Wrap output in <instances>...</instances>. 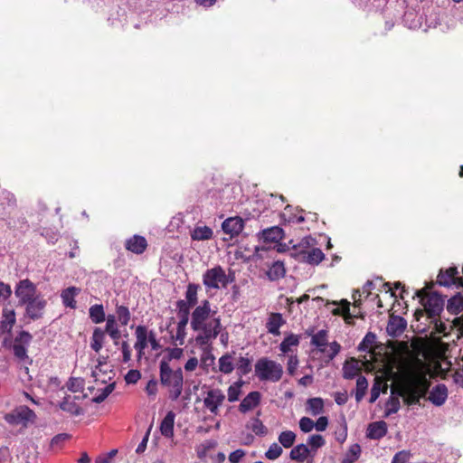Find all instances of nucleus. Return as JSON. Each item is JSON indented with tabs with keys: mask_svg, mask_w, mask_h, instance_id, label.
<instances>
[{
	"mask_svg": "<svg viewBox=\"0 0 463 463\" xmlns=\"http://www.w3.org/2000/svg\"><path fill=\"white\" fill-rule=\"evenodd\" d=\"M432 286L433 283H430V286L416 291V296L420 298L423 309H417L414 317L416 320H420L426 315L430 319V323L433 324L432 335H442L446 338L455 335V338L451 339L452 342H455L463 336V316L456 317L449 325L442 322L439 317L443 311L445 300L437 292H429Z\"/></svg>",
	"mask_w": 463,
	"mask_h": 463,
	"instance_id": "nucleus-1",
	"label": "nucleus"
},
{
	"mask_svg": "<svg viewBox=\"0 0 463 463\" xmlns=\"http://www.w3.org/2000/svg\"><path fill=\"white\" fill-rule=\"evenodd\" d=\"M430 383L426 373L419 369L406 371L400 382L392 387V396L386 402L385 415L396 413L400 409L399 397L403 399L407 405H415L420 400L425 397L429 391Z\"/></svg>",
	"mask_w": 463,
	"mask_h": 463,
	"instance_id": "nucleus-2",
	"label": "nucleus"
},
{
	"mask_svg": "<svg viewBox=\"0 0 463 463\" xmlns=\"http://www.w3.org/2000/svg\"><path fill=\"white\" fill-rule=\"evenodd\" d=\"M216 314L212 312L209 300H203L201 305L195 307L191 314V328L199 332L195 342L200 346H208L212 344L222 330L221 318L213 317Z\"/></svg>",
	"mask_w": 463,
	"mask_h": 463,
	"instance_id": "nucleus-3",
	"label": "nucleus"
},
{
	"mask_svg": "<svg viewBox=\"0 0 463 463\" xmlns=\"http://www.w3.org/2000/svg\"><path fill=\"white\" fill-rule=\"evenodd\" d=\"M160 383L168 389L169 399L176 401L182 394L184 386V375L181 368L173 370L165 359H162L159 364Z\"/></svg>",
	"mask_w": 463,
	"mask_h": 463,
	"instance_id": "nucleus-4",
	"label": "nucleus"
},
{
	"mask_svg": "<svg viewBox=\"0 0 463 463\" xmlns=\"http://www.w3.org/2000/svg\"><path fill=\"white\" fill-rule=\"evenodd\" d=\"M255 375L260 382L278 383L283 376V366L268 357L257 360L254 365Z\"/></svg>",
	"mask_w": 463,
	"mask_h": 463,
	"instance_id": "nucleus-5",
	"label": "nucleus"
},
{
	"mask_svg": "<svg viewBox=\"0 0 463 463\" xmlns=\"http://www.w3.org/2000/svg\"><path fill=\"white\" fill-rule=\"evenodd\" d=\"M233 280L234 276L226 274L224 269L220 265L206 269L203 274V284L206 291L226 288Z\"/></svg>",
	"mask_w": 463,
	"mask_h": 463,
	"instance_id": "nucleus-6",
	"label": "nucleus"
},
{
	"mask_svg": "<svg viewBox=\"0 0 463 463\" xmlns=\"http://www.w3.org/2000/svg\"><path fill=\"white\" fill-rule=\"evenodd\" d=\"M4 419L10 425H22L24 428H27L29 424L34 423L36 414L29 407L21 405L16 407L11 412L6 413Z\"/></svg>",
	"mask_w": 463,
	"mask_h": 463,
	"instance_id": "nucleus-7",
	"label": "nucleus"
},
{
	"mask_svg": "<svg viewBox=\"0 0 463 463\" xmlns=\"http://www.w3.org/2000/svg\"><path fill=\"white\" fill-rule=\"evenodd\" d=\"M436 282L443 287H450L452 285H455L457 288L463 287V278L459 276L458 268L455 266L440 269Z\"/></svg>",
	"mask_w": 463,
	"mask_h": 463,
	"instance_id": "nucleus-8",
	"label": "nucleus"
},
{
	"mask_svg": "<svg viewBox=\"0 0 463 463\" xmlns=\"http://www.w3.org/2000/svg\"><path fill=\"white\" fill-rule=\"evenodd\" d=\"M36 286L30 279H25L19 281L14 293L19 299V304L24 305L38 296L36 295Z\"/></svg>",
	"mask_w": 463,
	"mask_h": 463,
	"instance_id": "nucleus-9",
	"label": "nucleus"
},
{
	"mask_svg": "<svg viewBox=\"0 0 463 463\" xmlns=\"http://www.w3.org/2000/svg\"><path fill=\"white\" fill-rule=\"evenodd\" d=\"M25 305V315L31 320H38L43 317L47 301L43 297L38 295L33 300L27 302Z\"/></svg>",
	"mask_w": 463,
	"mask_h": 463,
	"instance_id": "nucleus-10",
	"label": "nucleus"
},
{
	"mask_svg": "<svg viewBox=\"0 0 463 463\" xmlns=\"http://www.w3.org/2000/svg\"><path fill=\"white\" fill-rule=\"evenodd\" d=\"M225 400V395L220 389H213L207 392V396L203 400V404L212 413L218 414L219 407Z\"/></svg>",
	"mask_w": 463,
	"mask_h": 463,
	"instance_id": "nucleus-11",
	"label": "nucleus"
},
{
	"mask_svg": "<svg viewBox=\"0 0 463 463\" xmlns=\"http://www.w3.org/2000/svg\"><path fill=\"white\" fill-rule=\"evenodd\" d=\"M297 256L300 261L313 266L318 265L325 259V254L318 248H312L311 250H299L297 252Z\"/></svg>",
	"mask_w": 463,
	"mask_h": 463,
	"instance_id": "nucleus-12",
	"label": "nucleus"
},
{
	"mask_svg": "<svg viewBox=\"0 0 463 463\" xmlns=\"http://www.w3.org/2000/svg\"><path fill=\"white\" fill-rule=\"evenodd\" d=\"M244 228V221L240 216L227 218L222 224L224 233L231 238L239 235Z\"/></svg>",
	"mask_w": 463,
	"mask_h": 463,
	"instance_id": "nucleus-13",
	"label": "nucleus"
},
{
	"mask_svg": "<svg viewBox=\"0 0 463 463\" xmlns=\"http://www.w3.org/2000/svg\"><path fill=\"white\" fill-rule=\"evenodd\" d=\"M125 248L126 250L139 255L146 251L147 248V241L144 236L136 234L126 240Z\"/></svg>",
	"mask_w": 463,
	"mask_h": 463,
	"instance_id": "nucleus-14",
	"label": "nucleus"
},
{
	"mask_svg": "<svg viewBox=\"0 0 463 463\" xmlns=\"http://www.w3.org/2000/svg\"><path fill=\"white\" fill-rule=\"evenodd\" d=\"M286 324V320L283 318L282 314L277 312H271L266 322V328L268 333L273 335H279V328Z\"/></svg>",
	"mask_w": 463,
	"mask_h": 463,
	"instance_id": "nucleus-15",
	"label": "nucleus"
},
{
	"mask_svg": "<svg viewBox=\"0 0 463 463\" xmlns=\"http://www.w3.org/2000/svg\"><path fill=\"white\" fill-rule=\"evenodd\" d=\"M388 431L387 423L383 420L370 423L366 430V437L371 439H381Z\"/></svg>",
	"mask_w": 463,
	"mask_h": 463,
	"instance_id": "nucleus-16",
	"label": "nucleus"
},
{
	"mask_svg": "<svg viewBox=\"0 0 463 463\" xmlns=\"http://www.w3.org/2000/svg\"><path fill=\"white\" fill-rule=\"evenodd\" d=\"M260 399L261 394L260 392H250L240 403L239 411L242 413L251 411L260 404Z\"/></svg>",
	"mask_w": 463,
	"mask_h": 463,
	"instance_id": "nucleus-17",
	"label": "nucleus"
},
{
	"mask_svg": "<svg viewBox=\"0 0 463 463\" xmlns=\"http://www.w3.org/2000/svg\"><path fill=\"white\" fill-rule=\"evenodd\" d=\"M340 306L335 308L332 313L335 316H342L346 324H351L354 317L363 318L364 316L360 313L358 314H351L350 313V302L346 299H342L340 301Z\"/></svg>",
	"mask_w": 463,
	"mask_h": 463,
	"instance_id": "nucleus-18",
	"label": "nucleus"
},
{
	"mask_svg": "<svg viewBox=\"0 0 463 463\" xmlns=\"http://www.w3.org/2000/svg\"><path fill=\"white\" fill-rule=\"evenodd\" d=\"M448 398V389L445 384H437L430 392L429 400L436 406H441Z\"/></svg>",
	"mask_w": 463,
	"mask_h": 463,
	"instance_id": "nucleus-19",
	"label": "nucleus"
},
{
	"mask_svg": "<svg viewBox=\"0 0 463 463\" xmlns=\"http://www.w3.org/2000/svg\"><path fill=\"white\" fill-rule=\"evenodd\" d=\"M175 414L170 411L166 413L165 418L160 423V432L165 438L174 437V426H175Z\"/></svg>",
	"mask_w": 463,
	"mask_h": 463,
	"instance_id": "nucleus-20",
	"label": "nucleus"
},
{
	"mask_svg": "<svg viewBox=\"0 0 463 463\" xmlns=\"http://www.w3.org/2000/svg\"><path fill=\"white\" fill-rule=\"evenodd\" d=\"M284 237V232L279 226H272L270 228L264 229L260 232V239L264 242H277L282 240Z\"/></svg>",
	"mask_w": 463,
	"mask_h": 463,
	"instance_id": "nucleus-21",
	"label": "nucleus"
},
{
	"mask_svg": "<svg viewBox=\"0 0 463 463\" xmlns=\"http://www.w3.org/2000/svg\"><path fill=\"white\" fill-rule=\"evenodd\" d=\"M80 288L71 286L61 291V298L62 304L71 308H76L75 297L80 294Z\"/></svg>",
	"mask_w": 463,
	"mask_h": 463,
	"instance_id": "nucleus-22",
	"label": "nucleus"
},
{
	"mask_svg": "<svg viewBox=\"0 0 463 463\" xmlns=\"http://www.w3.org/2000/svg\"><path fill=\"white\" fill-rule=\"evenodd\" d=\"M16 321L15 311L13 308L5 307L3 309V317L1 321V329L10 333Z\"/></svg>",
	"mask_w": 463,
	"mask_h": 463,
	"instance_id": "nucleus-23",
	"label": "nucleus"
},
{
	"mask_svg": "<svg viewBox=\"0 0 463 463\" xmlns=\"http://www.w3.org/2000/svg\"><path fill=\"white\" fill-rule=\"evenodd\" d=\"M310 344L317 347L320 353H326V346L328 345L327 331L322 329L314 334L311 337Z\"/></svg>",
	"mask_w": 463,
	"mask_h": 463,
	"instance_id": "nucleus-24",
	"label": "nucleus"
},
{
	"mask_svg": "<svg viewBox=\"0 0 463 463\" xmlns=\"http://www.w3.org/2000/svg\"><path fill=\"white\" fill-rule=\"evenodd\" d=\"M213 230L206 225L196 226L191 232V238L193 241H208L213 238Z\"/></svg>",
	"mask_w": 463,
	"mask_h": 463,
	"instance_id": "nucleus-25",
	"label": "nucleus"
},
{
	"mask_svg": "<svg viewBox=\"0 0 463 463\" xmlns=\"http://www.w3.org/2000/svg\"><path fill=\"white\" fill-rule=\"evenodd\" d=\"M447 311L451 315H458L463 311V295L456 294L448 300Z\"/></svg>",
	"mask_w": 463,
	"mask_h": 463,
	"instance_id": "nucleus-26",
	"label": "nucleus"
},
{
	"mask_svg": "<svg viewBox=\"0 0 463 463\" xmlns=\"http://www.w3.org/2000/svg\"><path fill=\"white\" fill-rule=\"evenodd\" d=\"M75 398L76 397L71 398V396L65 397L64 400L61 402L60 408L72 415H80L82 413V409L75 402Z\"/></svg>",
	"mask_w": 463,
	"mask_h": 463,
	"instance_id": "nucleus-27",
	"label": "nucleus"
},
{
	"mask_svg": "<svg viewBox=\"0 0 463 463\" xmlns=\"http://www.w3.org/2000/svg\"><path fill=\"white\" fill-rule=\"evenodd\" d=\"M300 342V337L298 335L295 334H289L287 335L283 341L279 345V350L283 354H288L292 352L291 347H297L298 346Z\"/></svg>",
	"mask_w": 463,
	"mask_h": 463,
	"instance_id": "nucleus-28",
	"label": "nucleus"
},
{
	"mask_svg": "<svg viewBox=\"0 0 463 463\" xmlns=\"http://www.w3.org/2000/svg\"><path fill=\"white\" fill-rule=\"evenodd\" d=\"M200 285L195 283H189L186 287L184 303L187 306L194 307L198 302V290Z\"/></svg>",
	"mask_w": 463,
	"mask_h": 463,
	"instance_id": "nucleus-29",
	"label": "nucleus"
},
{
	"mask_svg": "<svg viewBox=\"0 0 463 463\" xmlns=\"http://www.w3.org/2000/svg\"><path fill=\"white\" fill-rule=\"evenodd\" d=\"M105 334L101 328L96 327L93 330L92 336H91V342H90V347L96 352L99 353L104 344L105 340Z\"/></svg>",
	"mask_w": 463,
	"mask_h": 463,
	"instance_id": "nucleus-30",
	"label": "nucleus"
},
{
	"mask_svg": "<svg viewBox=\"0 0 463 463\" xmlns=\"http://www.w3.org/2000/svg\"><path fill=\"white\" fill-rule=\"evenodd\" d=\"M286 274V269L282 261H275L269 269L267 275L270 280H279Z\"/></svg>",
	"mask_w": 463,
	"mask_h": 463,
	"instance_id": "nucleus-31",
	"label": "nucleus"
},
{
	"mask_svg": "<svg viewBox=\"0 0 463 463\" xmlns=\"http://www.w3.org/2000/svg\"><path fill=\"white\" fill-rule=\"evenodd\" d=\"M135 335L137 337L135 349H146L147 347V328L145 326H137Z\"/></svg>",
	"mask_w": 463,
	"mask_h": 463,
	"instance_id": "nucleus-32",
	"label": "nucleus"
},
{
	"mask_svg": "<svg viewBox=\"0 0 463 463\" xmlns=\"http://www.w3.org/2000/svg\"><path fill=\"white\" fill-rule=\"evenodd\" d=\"M233 356L232 354H225L219 358V371L224 374H230L234 370Z\"/></svg>",
	"mask_w": 463,
	"mask_h": 463,
	"instance_id": "nucleus-33",
	"label": "nucleus"
},
{
	"mask_svg": "<svg viewBox=\"0 0 463 463\" xmlns=\"http://www.w3.org/2000/svg\"><path fill=\"white\" fill-rule=\"evenodd\" d=\"M89 315L90 320L95 324L102 323L106 318L104 307L101 304L92 305L89 309Z\"/></svg>",
	"mask_w": 463,
	"mask_h": 463,
	"instance_id": "nucleus-34",
	"label": "nucleus"
},
{
	"mask_svg": "<svg viewBox=\"0 0 463 463\" xmlns=\"http://www.w3.org/2000/svg\"><path fill=\"white\" fill-rule=\"evenodd\" d=\"M191 307V306H187L184 303V299H180L176 302L177 317L179 318L178 323L188 324Z\"/></svg>",
	"mask_w": 463,
	"mask_h": 463,
	"instance_id": "nucleus-35",
	"label": "nucleus"
},
{
	"mask_svg": "<svg viewBox=\"0 0 463 463\" xmlns=\"http://www.w3.org/2000/svg\"><path fill=\"white\" fill-rule=\"evenodd\" d=\"M107 359H108V356L107 357L100 356L98 359V364L92 370V376L95 378V381H100L102 383H106L105 378H100V373L105 374L108 371Z\"/></svg>",
	"mask_w": 463,
	"mask_h": 463,
	"instance_id": "nucleus-36",
	"label": "nucleus"
},
{
	"mask_svg": "<svg viewBox=\"0 0 463 463\" xmlns=\"http://www.w3.org/2000/svg\"><path fill=\"white\" fill-rule=\"evenodd\" d=\"M309 449L305 444H299L294 447L290 451V458L303 462L308 456Z\"/></svg>",
	"mask_w": 463,
	"mask_h": 463,
	"instance_id": "nucleus-37",
	"label": "nucleus"
},
{
	"mask_svg": "<svg viewBox=\"0 0 463 463\" xmlns=\"http://www.w3.org/2000/svg\"><path fill=\"white\" fill-rule=\"evenodd\" d=\"M307 407L312 415H318L324 411V401L320 397L310 398L307 401Z\"/></svg>",
	"mask_w": 463,
	"mask_h": 463,
	"instance_id": "nucleus-38",
	"label": "nucleus"
},
{
	"mask_svg": "<svg viewBox=\"0 0 463 463\" xmlns=\"http://www.w3.org/2000/svg\"><path fill=\"white\" fill-rule=\"evenodd\" d=\"M361 455V447L359 444L354 443L350 446L349 449L342 458L341 463H354Z\"/></svg>",
	"mask_w": 463,
	"mask_h": 463,
	"instance_id": "nucleus-39",
	"label": "nucleus"
},
{
	"mask_svg": "<svg viewBox=\"0 0 463 463\" xmlns=\"http://www.w3.org/2000/svg\"><path fill=\"white\" fill-rule=\"evenodd\" d=\"M368 388L367 379L364 375H359L356 380L355 400L361 402L364 397Z\"/></svg>",
	"mask_w": 463,
	"mask_h": 463,
	"instance_id": "nucleus-40",
	"label": "nucleus"
},
{
	"mask_svg": "<svg viewBox=\"0 0 463 463\" xmlns=\"http://www.w3.org/2000/svg\"><path fill=\"white\" fill-rule=\"evenodd\" d=\"M278 439L284 448L289 449L296 440V434L291 430H285L279 435Z\"/></svg>",
	"mask_w": 463,
	"mask_h": 463,
	"instance_id": "nucleus-41",
	"label": "nucleus"
},
{
	"mask_svg": "<svg viewBox=\"0 0 463 463\" xmlns=\"http://www.w3.org/2000/svg\"><path fill=\"white\" fill-rule=\"evenodd\" d=\"M116 314L118 321L122 326H128L130 321V312L128 307L126 306H116Z\"/></svg>",
	"mask_w": 463,
	"mask_h": 463,
	"instance_id": "nucleus-42",
	"label": "nucleus"
},
{
	"mask_svg": "<svg viewBox=\"0 0 463 463\" xmlns=\"http://www.w3.org/2000/svg\"><path fill=\"white\" fill-rule=\"evenodd\" d=\"M242 385V382L239 381L231 385L228 388V401L230 402H233L239 400V396L241 392V387Z\"/></svg>",
	"mask_w": 463,
	"mask_h": 463,
	"instance_id": "nucleus-43",
	"label": "nucleus"
},
{
	"mask_svg": "<svg viewBox=\"0 0 463 463\" xmlns=\"http://www.w3.org/2000/svg\"><path fill=\"white\" fill-rule=\"evenodd\" d=\"M405 326L406 324L404 319L402 317H397L389 323L388 330L391 331L392 334H401L405 329Z\"/></svg>",
	"mask_w": 463,
	"mask_h": 463,
	"instance_id": "nucleus-44",
	"label": "nucleus"
},
{
	"mask_svg": "<svg viewBox=\"0 0 463 463\" xmlns=\"http://www.w3.org/2000/svg\"><path fill=\"white\" fill-rule=\"evenodd\" d=\"M237 369L241 375H246L251 371V362L249 358L241 356L237 363Z\"/></svg>",
	"mask_w": 463,
	"mask_h": 463,
	"instance_id": "nucleus-45",
	"label": "nucleus"
},
{
	"mask_svg": "<svg viewBox=\"0 0 463 463\" xmlns=\"http://www.w3.org/2000/svg\"><path fill=\"white\" fill-rule=\"evenodd\" d=\"M248 428L259 436H263L267 433V428L259 418H253Z\"/></svg>",
	"mask_w": 463,
	"mask_h": 463,
	"instance_id": "nucleus-46",
	"label": "nucleus"
},
{
	"mask_svg": "<svg viewBox=\"0 0 463 463\" xmlns=\"http://www.w3.org/2000/svg\"><path fill=\"white\" fill-rule=\"evenodd\" d=\"M375 335L372 332H369L365 335L362 342L359 344L358 349L361 351H368L371 350L373 345L375 342Z\"/></svg>",
	"mask_w": 463,
	"mask_h": 463,
	"instance_id": "nucleus-47",
	"label": "nucleus"
},
{
	"mask_svg": "<svg viewBox=\"0 0 463 463\" xmlns=\"http://www.w3.org/2000/svg\"><path fill=\"white\" fill-rule=\"evenodd\" d=\"M282 452V448L278 443L274 442L265 452V457L270 460H275L281 456Z\"/></svg>",
	"mask_w": 463,
	"mask_h": 463,
	"instance_id": "nucleus-48",
	"label": "nucleus"
},
{
	"mask_svg": "<svg viewBox=\"0 0 463 463\" xmlns=\"http://www.w3.org/2000/svg\"><path fill=\"white\" fill-rule=\"evenodd\" d=\"M382 383H383V380L379 377H376L374 383L371 389V396H370L369 402L373 403L378 399V397L381 393Z\"/></svg>",
	"mask_w": 463,
	"mask_h": 463,
	"instance_id": "nucleus-49",
	"label": "nucleus"
},
{
	"mask_svg": "<svg viewBox=\"0 0 463 463\" xmlns=\"http://www.w3.org/2000/svg\"><path fill=\"white\" fill-rule=\"evenodd\" d=\"M115 383H110L101 390V392L93 398V402L96 403H101L106 398L113 392Z\"/></svg>",
	"mask_w": 463,
	"mask_h": 463,
	"instance_id": "nucleus-50",
	"label": "nucleus"
},
{
	"mask_svg": "<svg viewBox=\"0 0 463 463\" xmlns=\"http://www.w3.org/2000/svg\"><path fill=\"white\" fill-rule=\"evenodd\" d=\"M299 361L297 354H291L288 355V363H287V370L289 375H294L298 366Z\"/></svg>",
	"mask_w": 463,
	"mask_h": 463,
	"instance_id": "nucleus-51",
	"label": "nucleus"
},
{
	"mask_svg": "<svg viewBox=\"0 0 463 463\" xmlns=\"http://www.w3.org/2000/svg\"><path fill=\"white\" fill-rule=\"evenodd\" d=\"M186 326L187 325L185 324L177 323L176 333L175 335L173 336V338H175V340L178 342V345H184V338L186 335Z\"/></svg>",
	"mask_w": 463,
	"mask_h": 463,
	"instance_id": "nucleus-52",
	"label": "nucleus"
},
{
	"mask_svg": "<svg viewBox=\"0 0 463 463\" xmlns=\"http://www.w3.org/2000/svg\"><path fill=\"white\" fill-rule=\"evenodd\" d=\"M13 350L14 356L17 357L18 359L24 360L25 358H27V349L23 345H20L19 343L14 341Z\"/></svg>",
	"mask_w": 463,
	"mask_h": 463,
	"instance_id": "nucleus-53",
	"label": "nucleus"
},
{
	"mask_svg": "<svg viewBox=\"0 0 463 463\" xmlns=\"http://www.w3.org/2000/svg\"><path fill=\"white\" fill-rule=\"evenodd\" d=\"M33 339L32 335L27 331H21L14 338L16 343L23 345L24 346L29 345Z\"/></svg>",
	"mask_w": 463,
	"mask_h": 463,
	"instance_id": "nucleus-54",
	"label": "nucleus"
},
{
	"mask_svg": "<svg viewBox=\"0 0 463 463\" xmlns=\"http://www.w3.org/2000/svg\"><path fill=\"white\" fill-rule=\"evenodd\" d=\"M328 349L326 348V356L329 360H333L340 352L341 345L336 342L334 341L328 345Z\"/></svg>",
	"mask_w": 463,
	"mask_h": 463,
	"instance_id": "nucleus-55",
	"label": "nucleus"
},
{
	"mask_svg": "<svg viewBox=\"0 0 463 463\" xmlns=\"http://www.w3.org/2000/svg\"><path fill=\"white\" fill-rule=\"evenodd\" d=\"M325 439L322 435L315 434L308 438V444L312 449H318L325 445Z\"/></svg>",
	"mask_w": 463,
	"mask_h": 463,
	"instance_id": "nucleus-56",
	"label": "nucleus"
},
{
	"mask_svg": "<svg viewBox=\"0 0 463 463\" xmlns=\"http://www.w3.org/2000/svg\"><path fill=\"white\" fill-rule=\"evenodd\" d=\"M314 421L308 417H303L299 420V428L305 433L311 431L314 428Z\"/></svg>",
	"mask_w": 463,
	"mask_h": 463,
	"instance_id": "nucleus-57",
	"label": "nucleus"
},
{
	"mask_svg": "<svg viewBox=\"0 0 463 463\" xmlns=\"http://www.w3.org/2000/svg\"><path fill=\"white\" fill-rule=\"evenodd\" d=\"M359 369L354 364H345L344 365V377L345 379H353L358 374Z\"/></svg>",
	"mask_w": 463,
	"mask_h": 463,
	"instance_id": "nucleus-58",
	"label": "nucleus"
},
{
	"mask_svg": "<svg viewBox=\"0 0 463 463\" xmlns=\"http://www.w3.org/2000/svg\"><path fill=\"white\" fill-rule=\"evenodd\" d=\"M410 451L401 450L393 456L392 463H406L410 459Z\"/></svg>",
	"mask_w": 463,
	"mask_h": 463,
	"instance_id": "nucleus-59",
	"label": "nucleus"
},
{
	"mask_svg": "<svg viewBox=\"0 0 463 463\" xmlns=\"http://www.w3.org/2000/svg\"><path fill=\"white\" fill-rule=\"evenodd\" d=\"M68 389L73 392H77L83 389V383L80 379L71 378L67 383Z\"/></svg>",
	"mask_w": 463,
	"mask_h": 463,
	"instance_id": "nucleus-60",
	"label": "nucleus"
},
{
	"mask_svg": "<svg viewBox=\"0 0 463 463\" xmlns=\"http://www.w3.org/2000/svg\"><path fill=\"white\" fill-rule=\"evenodd\" d=\"M141 378V373L138 370L131 369L125 376L127 383H136Z\"/></svg>",
	"mask_w": 463,
	"mask_h": 463,
	"instance_id": "nucleus-61",
	"label": "nucleus"
},
{
	"mask_svg": "<svg viewBox=\"0 0 463 463\" xmlns=\"http://www.w3.org/2000/svg\"><path fill=\"white\" fill-rule=\"evenodd\" d=\"M245 455H246V452L243 449H236V450L232 451V453H230L229 461L231 463H240L241 460L245 457Z\"/></svg>",
	"mask_w": 463,
	"mask_h": 463,
	"instance_id": "nucleus-62",
	"label": "nucleus"
},
{
	"mask_svg": "<svg viewBox=\"0 0 463 463\" xmlns=\"http://www.w3.org/2000/svg\"><path fill=\"white\" fill-rule=\"evenodd\" d=\"M121 350L123 354V363H128L131 359V348L127 341L121 343Z\"/></svg>",
	"mask_w": 463,
	"mask_h": 463,
	"instance_id": "nucleus-63",
	"label": "nucleus"
},
{
	"mask_svg": "<svg viewBox=\"0 0 463 463\" xmlns=\"http://www.w3.org/2000/svg\"><path fill=\"white\" fill-rule=\"evenodd\" d=\"M168 356L167 357H165L164 359H165L166 361H170L172 359H180L183 354H184V350L182 348H178V347H175V348H173V349H168Z\"/></svg>",
	"mask_w": 463,
	"mask_h": 463,
	"instance_id": "nucleus-64",
	"label": "nucleus"
}]
</instances>
